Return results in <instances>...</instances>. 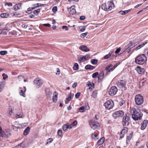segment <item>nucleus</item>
I'll return each mask as SVG.
<instances>
[{
  "label": "nucleus",
  "mask_w": 148,
  "mask_h": 148,
  "mask_svg": "<svg viewBox=\"0 0 148 148\" xmlns=\"http://www.w3.org/2000/svg\"><path fill=\"white\" fill-rule=\"evenodd\" d=\"M130 112L133 119L135 120L140 119L143 115V114L141 112H137L134 108L131 109Z\"/></svg>",
  "instance_id": "nucleus-1"
},
{
  "label": "nucleus",
  "mask_w": 148,
  "mask_h": 148,
  "mask_svg": "<svg viewBox=\"0 0 148 148\" xmlns=\"http://www.w3.org/2000/svg\"><path fill=\"white\" fill-rule=\"evenodd\" d=\"M147 60V58L144 54L140 55L135 59V62L136 64L142 65L145 63Z\"/></svg>",
  "instance_id": "nucleus-2"
},
{
  "label": "nucleus",
  "mask_w": 148,
  "mask_h": 148,
  "mask_svg": "<svg viewBox=\"0 0 148 148\" xmlns=\"http://www.w3.org/2000/svg\"><path fill=\"white\" fill-rule=\"evenodd\" d=\"M114 6L113 3L110 1L108 2L107 4L104 3L101 6V8L103 10L105 11H109L114 8Z\"/></svg>",
  "instance_id": "nucleus-3"
},
{
  "label": "nucleus",
  "mask_w": 148,
  "mask_h": 148,
  "mask_svg": "<svg viewBox=\"0 0 148 148\" xmlns=\"http://www.w3.org/2000/svg\"><path fill=\"white\" fill-rule=\"evenodd\" d=\"M89 125L91 128L93 130L99 129L100 127L99 123L93 120L89 122Z\"/></svg>",
  "instance_id": "nucleus-4"
},
{
  "label": "nucleus",
  "mask_w": 148,
  "mask_h": 148,
  "mask_svg": "<svg viewBox=\"0 0 148 148\" xmlns=\"http://www.w3.org/2000/svg\"><path fill=\"white\" fill-rule=\"evenodd\" d=\"M127 113L123 117L122 122V124L123 126H127L130 123V117Z\"/></svg>",
  "instance_id": "nucleus-5"
},
{
  "label": "nucleus",
  "mask_w": 148,
  "mask_h": 148,
  "mask_svg": "<svg viewBox=\"0 0 148 148\" xmlns=\"http://www.w3.org/2000/svg\"><path fill=\"white\" fill-rule=\"evenodd\" d=\"M143 97L140 94L136 95L135 100L136 103L137 105H140L143 102Z\"/></svg>",
  "instance_id": "nucleus-6"
},
{
  "label": "nucleus",
  "mask_w": 148,
  "mask_h": 148,
  "mask_svg": "<svg viewBox=\"0 0 148 148\" xmlns=\"http://www.w3.org/2000/svg\"><path fill=\"white\" fill-rule=\"evenodd\" d=\"M104 105L106 108L108 110H110L113 107L114 103L111 100H107L104 104Z\"/></svg>",
  "instance_id": "nucleus-7"
},
{
  "label": "nucleus",
  "mask_w": 148,
  "mask_h": 148,
  "mask_svg": "<svg viewBox=\"0 0 148 148\" xmlns=\"http://www.w3.org/2000/svg\"><path fill=\"white\" fill-rule=\"evenodd\" d=\"M124 112L121 110H119L115 112L112 114L113 117L114 119L118 117H122L124 115Z\"/></svg>",
  "instance_id": "nucleus-8"
},
{
  "label": "nucleus",
  "mask_w": 148,
  "mask_h": 148,
  "mask_svg": "<svg viewBox=\"0 0 148 148\" xmlns=\"http://www.w3.org/2000/svg\"><path fill=\"white\" fill-rule=\"evenodd\" d=\"M117 91V88L115 86H113L110 88L109 91V94L111 96H114L116 94Z\"/></svg>",
  "instance_id": "nucleus-9"
},
{
  "label": "nucleus",
  "mask_w": 148,
  "mask_h": 148,
  "mask_svg": "<svg viewBox=\"0 0 148 148\" xmlns=\"http://www.w3.org/2000/svg\"><path fill=\"white\" fill-rule=\"evenodd\" d=\"M127 131L128 128L125 127H124L121 130L120 134V138L121 139L123 138L125 134L127 133Z\"/></svg>",
  "instance_id": "nucleus-10"
},
{
  "label": "nucleus",
  "mask_w": 148,
  "mask_h": 148,
  "mask_svg": "<svg viewBox=\"0 0 148 148\" xmlns=\"http://www.w3.org/2000/svg\"><path fill=\"white\" fill-rule=\"evenodd\" d=\"M68 11L70 13L72 14H75L76 11L75 10V6L74 5H72L68 9Z\"/></svg>",
  "instance_id": "nucleus-11"
},
{
  "label": "nucleus",
  "mask_w": 148,
  "mask_h": 148,
  "mask_svg": "<svg viewBox=\"0 0 148 148\" xmlns=\"http://www.w3.org/2000/svg\"><path fill=\"white\" fill-rule=\"evenodd\" d=\"M73 127L72 124H70L69 123H67L64 125L63 126V130L64 131H65L67 129H71Z\"/></svg>",
  "instance_id": "nucleus-12"
},
{
  "label": "nucleus",
  "mask_w": 148,
  "mask_h": 148,
  "mask_svg": "<svg viewBox=\"0 0 148 148\" xmlns=\"http://www.w3.org/2000/svg\"><path fill=\"white\" fill-rule=\"evenodd\" d=\"M136 70L139 74H143L145 71V69L143 68H141L139 66H137L136 69Z\"/></svg>",
  "instance_id": "nucleus-13"
},
{
  "label": "nucleus",
  "mask_w": 148,
  "mask_h": 148,
  "mask_svg": "<svg viewBox=\"0 0 148 148\" xmlns=\"http://www.w3.org/2000/svg\"><path fill=\"white\" fill-rule=\"evenodd\" d=\"M148 123V121L147 120H145L142 124L140 127L141 129V130H144L146 128Z\"/></svg>",
  "instance_id": "nucleus-14"
},
{
  "label": "nucleus",
  "mask_w": 148,
  "mask_h": 148,
  "mask_svg": "<svg viewBox=\"0 0 148 148\" xmlns=\"http://www.w3.org/2000/svg\"><path fill=\"white\" fill-rule=\"evenodd\" d=\"M34 83L35 84L37 85V87L39 88L41 86L43 83V81L41 80L36 79L34 81Z\"/></svg>",
  "instance_id": "nucleus-15"
},
{
  "label": "nucleus",
  "mask_w": 148,
  "mask_h": 148,
  "mask_svg": "<svg viewBox=\"0 0 148 148\" xmlns=\"http://www.w3.org/2000/svg\"><path fill=\"white\" fill-rule=\"evenodd\" d=\"M79 49L84 51L88 52L89 51V49L86 46L82 45L79 47Z\"/></svg>",
  "instance_id": "nucleus-16"
},
{
  "label": "nucleus",
  "mask_w": 148,
  "mask_h": 148,
  "mask_svg": "<svg viewBox=\"0 0 148 148\" xmlns=\"http://www.w3.org/2000/svg\"><path fill=\"white\" fill-rule=\"evenodd\" d=\"M118 85L119 86L121 87H125L126 85V83L124 80H120L118 82Z\"/></svg>",
  "instance_id": "nucleus-17"
},
{
  "label": "nucleus",
  "mask_w": 148,
  "mask_h": 148,
  "mask_svg": "<svg viewBox=\"0 0 148 148\" xmlns=\"http://www.w3.org/2000/svg\"><path fill=\"white\" fill-rule=\"evenodd\" d=\"M54 96L53 97L52 100L54 102H56L57 100V96L58 93H57L55 91L53 93Z\"/></svg>",
  "instance_id": "nucleus-18"
},
{
  "label": "nucleus",
  "mask_w": 148,
  "mask_h": 148,
  "mask_svg": "<svg viewBox=\"0 0 148 148\" xmlns=\"http://www.w3.org/2000/svg\"><path fill=\"white\" fill-rule=\"evenodd\" d=\"M21 6V4L20 3L17 4L14 6V8L15 10H17L20 8Z\"/></svg>",
  "instance_id": "nucleus-19"
},
{
  "label": "nucleus",
  "mask_w": 148,
  "mask_h": 148,
  "mask_svg": "<svg viewBox=\"0 0 148 148\" xmlns=\"http://www.w3.org/2000/svg\"><path fill=\"white\" fill-rule=\"evenodd\" d=\"M105 139V138L104 137H102L100 140L98 141L97 144L98 145L102 144L103 143Z\"/></svg>",
  "instance_id": "nucleus-20"
},
{
  "label": "nucleus",
  "mask_w": 148,
  "mask_h": 148,
  "mask_svg": "<svg viewBox=\"0 0 148 148\" xmlns=\"http://www.w3.org/2000/svg\"><path fill=\"white\" fill-rule=\"evenodd\" d=\"M30 130V128L29 127H28L24 130L23 134L25 135H27L29 132Z\"/></svg>",
  "instance_id": "nucleus-21"
},
{
  "label": "nucleus",
  "mask_w": 148,
  "mask_h": 148,
  "mask_svg": "<svg viewBox=\"0 0 148 148\" xmlns=\"http://www.w3.org/2000/svg\"><path fill=\"white\" fill-rule=\"evenodd\" d=\"M104 73L103 71H101L100 73L99 76L98 77V79L99 80L101 81L103 78V75Z\"/></svg>",
  "instance_id": "nucleus-22"
},
{
  "label": "nucleus",
  "mask_w": 148,
  "mask_h": 148,
  "mask_svg": "<svg viewBox=\"0 0 148 148\" xmlns=\"http://www.w3.org/2000/svg\"><path fill=\"white\" fill-rule=\"evenodd\" d=\"M95 68V67L90 65H87L85 67V69H93Z\"/></svg>",
  "instance_id": "nucleus-23"
},
{
  "label": "nucleus",
  "mask_w": 148,
  "mask_h": 148,
  "mask_svg": "<svg viewBox=\"0 0 148 148\" xmlns=\"http://www.w3.org/2000/svg\"><path fill=\"white\" fill-rule=\"evenodd\" d=\"M25 146V143L23 142L20 143L15 147L16 148H24Z\"/></svg>",
  "instance_id": "nucleus-24"
},
{
  "label": "nucleus",
  "mask_w": 148,
  "mask_h": 148,
  "mask_svg": "<svg viewBox=\"0 0 148 148\" xmlns=\"http://www.w3.org/2000/svg\"><path fill=\"white\" fill-rule=\"evenodd\" d=\"M26 91V88L25 87H24V89L23 90H21V91L20 92V94L21 95L25 97V93Z\"/></svg>",
  "instance_id": "nucleus-25"
},
{
  "label": "nucleus",
  "mask_w": 148,
  "mask_h": 148,
  "mask_svg": "<svg viewBox=\"0 0 148 148\" xmlns=\"http://www.w3.org/2000/svg\"><path fill=\"white\" fill-rule=\"evenodd\" d=\"M11 135V133L10 131H7L6 133H5V134H4V132H3V136H2V137H4L5 138H7L9 136H10Z\"/></svg>",
  "instance_id": "nucleus-26"
},
{
  "label": "nucleus",
  "mask_w": 148,
  "mask_h": 148,
  "mask_svg": "<svg viewBox=\"0 0 148 148\" xmlns=\"http://www.w3.org/2000/svg\"><path fill=\"white\" fill-rule=\"evenodd\" d=\"M91 136L92 138L95 140H97L98 139V135L96 134H93L92 133L91 134Z\"/></svg>",
  "instance_id": "nucleus-27"
},
{
  "label": "nucleus",
  "mask_w": 148,
  "mask_h": 148,
  "mask_svg": "<svg viewBox=\"0 0 148 148\" xmlns=\"http://www.w3.org/2000/svg\"><path fill=\"white\" fill-rule=\"evenodd\" d=\"M9 14L8 13H2L1 14L0 16L1 17L3 18H7Z\"/></svg>",
  "instance_id": "nucleus-28"
},
{
  "label": "nucleus",
  "mask_w": 148,
  "mask_h": 148,
  "mask_svg": "<svg viewBox=\"0 0 148 148\" xmlns=\"http://www.w3.org/2000/svg\"><path fill=\"white\" fill-rule=\"evenodd\" d=\"M147 43V42H145L141 45L138 46L136 49V50H137L143 47Z\"/></svg>",
  "instance_id": "nucleus-29"
},
{
  "label": "nucleus",
  "mask_w": 148,
  "mask_h": 148,
  "mask_svg": "<svg viewBox=\"0 0 148 148\" xmlns=\"http://www.w3.org/2000/svg\"><path fill=\"white\" fill-rule=\"evenodd\" d=\"M97 91L95 90L94 91L92 94L91 95L92 97L94 98H96L97 97Z\"/></svg>",
  "instance_id": "nucleus-30"
},
{
  "label": "nucleus",
  "mask_w": 148,
  "mask_h": 148,
  "mask_svg": "<svg viewBox=\"0 0 148 148\" xmlns=\"http://www.w3.org/2000/svg\"><path fill=\"white\" fill-rule=\"evenodd\" d=\"M130 11V10H125L124 11H120L119 13L121 15L125 14L127 13Z\"/></svg>",
  "instance_id": "nucleus-31"
},
{
  "label": "nucleus",
  "mask_w": 148,
  "mask_h": 148,
  "mask_svg": "<svg viewBox=\"0 0 148 148\" xmlns=\"http://www.w3.org/2000/svg\"><path fill=\"white\" fill-rule=\"evenodd\" d=\"M79 66L77 63H75L74 66H73V69L74 70H77L78 69Z\"/></svg>",
  "instance_id": "nucleus-32"
},
{
  "label": "nucleus",
  "mask_w": 148,
  "mask_h": 148,
  "mask_svg": "<svg viewBox=\"0 0 148 148\" xmlns=\"http://www.w3.org/2000/svg\"><path fill=\"white\" fill-rule=\"evenodd\" d=\"M94 84H92L90 82H89V83H88L87 84V85L88 86H89V89H92V88H94Z\"/></svg>",
  "instance_id": "nucleus-33"
},
{
  "label": "nucleus",
  "mask_w": 148,
  "mask_h": 148,
  "mask_svg": "<svg viewBox=\"0 0 148 148\" xmlns=\"http://www.w3.org/2000/svg\"><path fill=\"white\" fill-rule=\"evenodd\" d=\"M86 109H85V107L82 106L79 108V110L80 112H83L85 111Z\"/></svg>",
  "instance_id": "nucleus-34"
},
{
  "label": "nucleus",
  "mask_w": 148,
  "mask_h": 148,
  "mask_svg": "<svg viewBox=\"0 0 148 148\" xmlns=\"http://www.w3.org/2000/svg\"><path fill=\"white\" fill-rule=\"evenodd\" d=\"M91 63L93 64H97V60L96 59H92L91 60Z\"/></svg>",
  "instance_id": "nucleus-35"
},
{
  "label": "nucleus",
  "mask_w": 148,
  "mask_h": 148,
  "mask_svg": "<svg viewBox=\"0 0 148 148\" xmlns=\"http://www.w3.org/2000/svg\"><path fill=\"white\" fill-rule=\"evenodd\" d=\"M44 4H40L39 3H36L33 5L34 6H35V7H37L40 6H42L44 5Z\"/></svg>",
  "instance_id": "nucleus-36"
},
{
  "label": "nucleus",
  "mask_w": 148,
  "mask_h": 148,
  "mask_svg": "<svg viewBox=\"0 0 148 148\" xmlns=\"http://www.w3.org/2000/svg\"><path fill=\"white\" fill-rule=\"evenodd\" d=\"M7 53V51H1L0 54L1 55H4Z\"/></svg>",
  "instance_id": "nucleus-37"
},
{
  "label": "nucleus",
  "mask_w": 148,
  "mask_h": 148,
  "mask_svg": "<svg viewBox=\"0 0 148 148\" xmlns=\"http://www.w3.org/2000/svg\"><path fill=\"white\" fill-rule=\"evenodd\" d=\"M40 9H38L34 11L33 12L36 15H38V13L40 12Z\"/></svg>",
  "instance_id": "nucleus-38"
},
{
  "label": "nucleus",
  "mask_w": 148,
  "mask_h": 148,
  "mask_svg": "<svg viewBox=\"0 0 148 148\" xmlns=\"http://www.w3.org/2000/svg\"><path fill=\"white\" fill-rule=\"evenodd\" d=\"M88 33V32H86V33L81 34L80 36V37L82 38H84L86 36Z\"/></svg>",
  "instance_id": "nucleus-39"
},
{
  "label": "nucleus",
  "mask_w": 148,
  "mask_h": 148,
  "mask_svg": "<svg viewBox=\"0 0 148 148\" xmlns=\"http://www.w3.org/2000/svg\"><path fill=\"white\" fill-rule=\"evenodd\" d=\"M99 74V73L98 72H96L93 74L92 75V77L93 78L95 77Z\"/></svg>",
  "instance_id": "nucleus-40"
},
{
  "label": "nucleus",
  "mask_w": 148,
  "mask_h": 148,
  "mask_svg": "<svg viewBox=\"0 0 148 148\" xmlns=\"http://www.w3.org/2000/svg\"><path fill=\"white\" fill-rule=\"evenodd\" d=\"M53 141V139L52 138H49L47 140V142L46 143V145H47L49 143H51Z\"/></svg>",
  "instance_id": "nucleus-41"
},
{
  "label": "nucleus",
  "mask_w": 148,
  "mask_h": 148,
  "mask_svg": "<svg viewBox=\"0 0 148 148\" xmlns=\"http://www.w3.org/2000/svg\"><path fill=\"white\" fill-rule=\"evenodd\" d=\"M57 10V8L56 6H54L52 9V11L53 12H55Z\"/></svg>",
  "instance_id": "nucleus-42"
},
{
  "label": "nucleus",
  "mask_w": 148,
  "mask_h": 148,
  "mask_svg": "<svg viewBox=\"0 0 148 148\" xmlns=\"http://www.w3.org/2000/svg\"><path fill=\"white\" fill-rule=\"evenodd\" d=\"M144 53L145 56L146 55L147 56L148 55V49H146L144 50Z\"/></svg>",
  "instance_id": "nucleus-43"
},
{
  "label": "nucleus",
  "mask_w": 148,
  "mask_h": 148,
  "mask_svg": "<svg viewBox=\"0 0 148 148\" xmlns=\"http://www.w3.org/2000/svg\"><path fill=\"white\" fill-rule=\"evenodd\" d=\"M112 66V65L111 64H110L108 66L106 67V70L108 71V72H109V70L110 69V67Z\"/></svg>",
  "instance_id": "nucleus-44"
},
{
  "label": "nucleus",
  "mask_w": 148,
  "mask_h": 148,
  "mask_svg": "<svg viewBox=\"0 0 148 148\" xmlns=\"http://www.w3.org/2000/svg\"><path fill=\"white\" fill-rule=\"evenodd\" d=\"M2 76L3 77V79H5L8 77V75L6 74H5V73H3L2 74Z\"/></svg>",
  "instance_id": "nucleus-45"
},
{
  "label": "nucleus",
  "mask_w": 148,
  "mask_h": 148,
  "mask_svg": "<svg viewBox=\"0 0 148 148\" xmlns=\"http://www.w3.org/2000/svg\"><path fill=\"white\" fill-rule=\"evenodd\" d=\"M79 60L80 62H84L85 61L84 56L80 58L79 59Z\"/></svg>",
  "instance_id": "nucleus-46"
},
{
  "label": "nucleus",
  "mask_w": 148,
  "mask_h": 148,
  "mask_svg": "<svg viewBox=\"0 0 148 148\" xmlns=\"http://www.w3.org/2000/svg\"><path fill=\"white\" fill-rule=\"evenodd\" d=\"M110 52L108 54L104 56L105 59H107L110 56L111 53H110Z\"/></svg>",
  "instance_id": "nucleus-47"
},
{
  "label": "nucleus",
  "mask_w": 148,
  "mask_h": 148,
  "mask_svg": "<svg viewBox=\"0 0 148 148\" xmlns=\"http://www.w3.org/2000/svg\"><path fill=\"white\" fill-rule=\"evenodd\" d=\"M80 92H78L76 93L75 95V97L77 99L79 98L80 95Z\"/></svg>",
  "instance_id": "nucleus-48"
},
{
  "label": "nucleus",
  "mask_w": 148,
  "mask_h": 148,
  "mask_svg": "<svg viewBox=\"0 0 148 148\" xmlns=\"http://www.w3.org/2000/svg\"><path fill=\"white\" fill-rule=\"evenodd\" d=\"M58 136H61L62 134V131L61 130H59L58 131Z\"/></svg>",
  "instance_id": "nucleus-49"
},
{
  "label": "nucleus",
  "mask_w": 148,
  "mask_h": 148,
  "mask_svg": "<svg viewBox=\"0 0 148 148\" xmlns=\"http://www.w3.org/2000/svg\"><path fill=\"white\" fill-rule=\"evenodd\" d=\"M23 77L21 75L19 76L18 77V79L19 81H21V80H22L23 79Z\"/></svg>",
  "instance_id": "nucleus-50"
},
{
  "label": "nucleus",
  "mask_w": 148,
  "mask_h": 148,
  "mask_svg": "<svg viewBox=\"0 0 148 148\" xmlns=\"http://www.w3.org/2000/svg\"><path fill=\"white\" fill-rule=\"evenodd\" d=\"M132 134L131 135L130 134V136H127V140H130L132 138Z\"/></svg>",
  "instance_id": "nucleus-51"
},
{
  "label": "nucleus",
  "mask_w": 148,
  "mask_h": 148,
  "mask_svg": "<svg viewBox=\"0 0 148 148\" xmlns=\"http://www.w3.org/2000/svg\"><path fill=\"white\" fill-rule=\"evenodd\" d=\"M89 56V55H86V56H84V60H88V58Z\"/></svg>",
  "instance_id": "nucleus-52"
},
{
  "label": "nucleus",
  "mask_w": 148,
  "mask_h": 148,
  "mask_svg": "<svg viewBox=\"0 0 148 148\" xmlns=\"http://www.w3.org/2000/svg\"><path fill=\"white\" fill-rule=\"evenodd\" d=\"M121 50V48H119L117 49L115 51V53H117L119 52V51H120Z\"/></svg>",
  "instance_id": "nucleus-53"
},
{
  "label": "nucleus",
  "mask_w": 148,
  "mask_h": 148,
  "mask_svg": "<svg viewBox=\"0 0 148 148\" xmlns=\"http://www.w3.org/2000/svg\"><path fill=\"white\" fill-rule=\"evenodd\" d=\"M77 121H76L75 120V121H74L73 123V124L72 125V126H73H73H76L77 125Z\"/></svg>",
  "instance_id": "nucleus-54"
},
{
  "label": "nucleus",
  "mask_w": 148,
  "mask_h": 148,
  "mask_svg": "<svg viewBox=\"0 0 148 148\" xmlns=\"http://www.w3.org/2000/svg\"><path fill=\"white\" fill-rule=\"evenodd\" d=\"M22 116L23 115L22 114H21V115L16 114V117L17 118H21L22 117Z\"/></svg>",
  "instance_id": "nucleus-55"
},
{
  "label": "nucleus",
  "mask_w": 148,
  "mask_h": 148,
  "mask_svg": "<svg viewBox=\"0 0 148 148\" xmlns=\"http://www.w3.org/2000/svg\"><path fill=\"white\" fill-rule=\"evenodd\" d=\"M12 128L15 131H16L18 129L14 125H12Z\"/></svg>",
  "instance_id": "nucleus-56"
},
{
  "label": "nucleus",
  "mask_w": 148,
  "mask_h": 148,
  "mask_svg": "<svg viewBox=\"0 0 148 148\" xmlns=\"http://www.w3.org/2000/svg\"><path fill=\"white\" fill-rule=\"evenodd\" d=\"M47 27H50L51 26V25L50 24H44L43 25Z\"/></svg>",
  "instance_id": "nucleus-57"
},
{
  "label": "nucleus",
  "mask_w": 148,
  "mask_h": 148,
  "mask_svg": "<svg viewBox=\"0 0 148 148\" xmlns=\"http://www.w3.org/2000/svg\"><path fill=\"white\" fill-rule=\"evenodd\" d=\"M77 84L76 82L74 83L73 84L72 87L73 88H75L77 86Z\"/></svg>",
  "instance_id": "nucleus-58"
},
{
  "label": "nucleus",
  "mask_w": 148,
  "mask_h": 148,
  "mask_svg": "<svg viewBox=\"0 0 148 148\" xmlns=\"http://www.w3.org/2000/svg\"><path fill=\"white\" fill-rule=\"evenodd\" d=\"M57 73H56V75H59L60 73V69H58V68H57Z\"/></svg>",
  "instance_id": "nucleus-59"
},
{
  "label": "nucleus",
  "mask_w": 148,
  "mask_h": 148,
  "mask_svg": "<svg viewBox=\"0 0 148 148\" xmlns=\"http://www.w3.org/2000/svg\"><path fill=\"white\" fill-rule=\"evenodd\" d=\"M85 16H80V19L81 20H84L85 19Z\"/></svg>",
  "instance_id": "nucleus-60"
},
{
  "label": "nucleus",
  "mask_w": 148,
  "mask_h": 148,
  "mask_svg": "<svg viewBox=\"0 0 148 148\" xmlns=\"http://www.w3.org/2000/svg\"><path fill=\"white\" fill-rule=\"evenodd\" d=\"M6 4L9 6H12V4L11 3H6Z\"/></svg>",
  "instance_id": "nucleus-61"
},
{
  "label": "nucleus",
  "mask_w": 148,
  "mask_h": 148,
  "mask_svg": "<svg viewBox=\"0 0 148 148\" xmlns=\"http://www.w3.org/2000/svg\"><path fill=\"white\" fill-rule=\"evenodd\" d=\"M71 99V95H69L68 97L66 98V100L67 101H69Z\"/></svg>",
  "instance_id": "nucleus-62"
},
{
  "label": "nucleus",
  "mask_w": 148,
  "mask_h": 148,
  "mask_svg": "<svg viewBox=\"0 0 148 148\" xmlns=\"http://www.w3.org/2000/svg\"><path fill=\"white\" fill-rule=\"evenodd\" d=\"M3 86L0 84V92L3 89Z\"/></svg>",
  "instance_id": "nucleus-63"
},
{
  "label": "nucleus",
  "mask_w": 148,
  "mask_h": 148,
  "mask_svg": "<svg viewBox=\"0 0 148 148\" xmlns=\"http://www.w3.org/2000/svg\"><path fill=\"white\" fill-rule=\"evenodd\" d=\"M99 116L98 115H95V119L97 120L99 119Z\"/></svg>",
  "instance_id": "nucleus-64"
}]
</instances>
